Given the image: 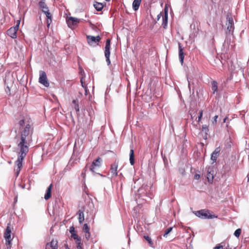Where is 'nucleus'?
<instances>
[{"mask_svg": "<svg viewBox=\"0 0 249 249\" xmlns=\"http://www.w3.org/2000/svg\"><path fill=\"white\" fill-rule=\"evenodd\" d=\"M218 156V155L217 154H215L213 152L212 153V154H211V159L213 161V162H215L216 161Z\"/></svg>", "mask_w": 249, "mask_h": 249, "instance_id": "obj_29", "label": "nucleus"}, {"mask_svg": "<svg viewBox=\"0 0 249 249\" xmlns=\"http://www.w3.org/2000/svg\"><path fill=\"white\" fill-rule=\"evenodd\" d=\"M213 171L212 170V169H209L207 171V178L209 182H211L213 181Z\"/></svg>", "mask_w": 249, "mask_h": 249, "instance_id": "obj_18", "label": "nucleus"}, {"mask_svg": "<svg viewBox=\"0 0 249 249\" xmlns=\"http://www.w3.org/2000/svg\"><path fill=\"white\" fill-rule=\"evenodd\" d=\"M6 91L7 93L10 92V88L8 86L7 87V89H6Z\"/></svg>", "mask_w": 249, "mask_h": 249, "instance_id": "obj_42", "label": "nucleus"}, {"mask_svg": "<svg viewBox=\"0 0 249 249\" xmlns=\"http://www.w3.org/2000/svg\"><path fill=\"white\" fill-rule=\"evenodd\" d=\"M202 116H203V110H200L199 111V115L198 116V120H197L198 122H199L201 120Z\"/></svg>", "mask_w": 249, "mask_h": 249, "instance_id": "obj_33", "label": "nucleus"}, {"mask_svg": "<svg viewBox=\"0 0 249 249\" xmlns=\"http://www.w3.org/2000/svg\"><path fill=\"white\" fill-rule=\"evenodd\" d=\"M195 116H194V117H195ZM193 117H194V116H193V115H191V118H193Z\"/></svg>", "mask_w": 249, "mask_h": 249, "instance_id": "obj_47", "label": "nucleus"}, {"mask_svg": "<svg viewBox=\"0 0 249 249\" xmlns=\"http://www.w3.org/2000/svg\"><path fill=\"white\" fill-rule=\"evenodd\" d=\"M83 231L84 232L89 231V227L87 224H85L83 227Z\"/></svg>", "mask_w": 249, "mask_h": 249, "instance_id": "obj_32", "label": "nucleus"}, {"mask_svg": "<svg viewBox=\"0 0 249 249\" xmlns=\"http://www.w3.org/2000/svg\"><path fill=\"white\" fill-rule=\"evenodd\" d=\"M93 6L94 8L96 9V10L98 11H101L104 7V5L102 3L98 2H95L94 3Z\"/></svg>", "mask_w": 249, "mask_h": 249, "instance_id": "obj_21", "label": "nucleus"}, {"mask_svg": "<svg viewBox=\"0 0 249 249\" xmlns=\"http://www.w3.org/2000/svg\"><path fill=\"white\" fill-rule=\"evenodd\" d=\"M85 238L87 240H89V237H90V234L89 233V231H87V232H85Z\"/></svg>", "mask_w": 249, "mask_h": 249, "instance_id": "obj_36", "label": "nucleus"}, {"mask_svg": "<svg viewBox=\"0 0 249 249\" xmlns=\"http://www.w3.org/2000/svg\"><path fill=\"white\" fill-rule=\"evenodd\" d=\"M119 164V161L115 160L114 162L111 165L110 172L111 174V177H115L118 175L117 169Z\"/></svg>", "mask_w": 249, "mask_h": 249, "instance_id": "obj_10", "label": "nucleus"}, {"mask_svg": "<svg viewBox=\"0 0 249 249\" xmlns=\"http://www.w3.org/2000/svg\"><path fill=\"white\" fill-rule=\"evenodd\" d=\"M102 159L98 157L96 160H94L91 166H90L89 170L93 173H96V169L97 167H99L101 165Z\"/></svg>", "mask_w": 249, "mask_h": 249, "instance_id": "obj_9", "label": "nucleus"}, {"mask_svg": "<svg viewBox=\"0 0 249 249\" xmlns=\"http://www.w3.org/2000/svg\"><path fill=\"white\" fill-rule=\"evenodd\" d=\"M71 237L74 239L76 244H77L78 242H81V237H79L77 234L75 233H72Z\"/></svg>", "mask_w": 249, "mask_h": 249, "instance_id": "obj_22", "label": "nucleus"}, {"mask_svg": "<svg viewBox=\"0 0 249 249\" xmlns=\"http://www.w3.org/2000/svg\"><path fill=\"white\" fill-rule=\"evenodd\" d=\"M194 178L196 179H198L200 178V175L199 174H196L194 176Z\"/></svg>", "mask_w": 249, "mask_h": 249, "instance_id": "obj_39", "label": "nucleus"}, {"mask_svg": "<svg viewBox=\"0 0 249 249\" xmlns=\"http://www.w3.org/2000/svg\"><path fill=\"white\" fill-rule=\"evenodd\" d=\"M248 180H249V177H248Z\"/></svg>", "mask_w": 249, "mask_h": 249, "instance_id": "obj_51", "label": "nucleus"}, {"mask_svg": "<svg viewBox=\"0 0 249 249\" xmlns=\"http://www.w3.org/2000/svg\"><path fill=\"white\" fill-rule=\"evenodd\" d=\"M129 160L131 165H133L135 163L134 159V152L133 149H131L130 151L129 154Z\"/></svg>", "mask_w": 249, "mask_h": 249, "instance_id": "obj_20", "label": "nucleus"}, {"mask_svg": "<svg viewBox=\"0 0 249 249\" xmlns=\"http://www.w3.org/2000/svg\"><path fill=\"white\" fill-rule=\"evenodd\" d=\"M69 231L71 233V234H72V233H75L74 228L73 227V226L71 227Z\"/></svg>", "mask_w": 249, "mask_h": 249, "instance_id": "obj_37", "label": "nucleus"}, {"mask_svg": "<svg viewBox=\"0 0 249 249\" xmlns=\"http://www.w3.org/2000/svg\"><path fill=\"white\" fill-rule=\"evenodd\" d=\"M227 21L226 25L227 26L226 33L227 34H230L233 33L234 31V23L233 18L231 14H228L227 15Z\"/></svg>", "mask_w": 249, "mask_h": 249, "instance_id": "obj_4", "label": "nucleus"}, {"mask_svg": "<svg viewBox=\"0 0 249 249\" xmlns=\"http://www.w3.org/2000/svg\"><path fill=\"white\" fill-rule=\"evenodd\" d=\"M223 243L217 244L213 249H224V245H222ZM226 249H231L230 248L229 246H228Z\"/></svg>", "mask_w": 249, "mask_h": 249, "instance_id": "obj_26", "label": "nucleus"}, {"mask_svg": "<svg viewBox=\"0 0 249 249\" xmlns=\"http://www.w3.org/2000/svg\"><path fill=\"white\" fill-rule=\"evenodd\" d=\"M20 24V20H18L17 21V23L16 25H18V27H19V25Z\"/></svg>", "mask_w": 249, "mask_h": 249, "instance_id": "obj_45", "label": "nucleus"}, {"mask_svg": "<svg viewBox=\"0 0 249 249\" xmlns=\"http://www.w3.org/2000/svg\"><path fill=\"white\" fill-rule=\"evenodd\" d=\"M142 0H134L132 6L133 8L135 11H137L138 10L140 5L141 4Z\"/></svg>", "mask_w": 249, "mask_h": 249, "instance_id": "obj_19", "label": "nucleus"}, {"mask_svg": "<svg viewBox=\"0 0 249 249\" xmlns=\"http://www.w3.org/2000/svg\"><path fill=\"white\" fill-rule=\"evenodd\" d=\"M64 246H65V247L66 249H70L69 248L68 245L67 244H65Z\"/></svg>", "mask_w": 249, "mask_h": 249, "instance_id": "obj_44", "label": "nucleus"}, {"mask_svg": "<svg viewBox=\"0 0 249 249\" xmlns=\"http://www.w3.org/2000/svg\"><path fill=\"white\" fill-rule=\"evenodd\" d=\"M87 170V166H86L83 169V171L82 172V175L85 174V173L86 172Z\"/></svg>", "mask_w": 249, "mask_h": 249, "instance_id": "obj_41", "label": "nucleus"}, {"mask_svg": "<svg viewBox=\"0 0 249 249\" xmlns=\"http://www.w3.org/2000/svg\"><path fill=\"white\" fill-rule=\"evenodd\" d=\"M39 82L46 87H49L50 86L46 73L44 71H39Z\"/></svg>", "mask_w": 249, "mask_h": 249, "instance_id": "obj_7", "label": "nucleus"}, {"mask_svg": "<svg viewBox=\"0 0 249 249\" xmlns=\"http://www.w3.org/2000/svg\"><path fill=\"white\" fill-rule=\"evenodd\" d=\"M219 152H220V149L219 148H216L215 150L213 152V153H215V154H217L218 155H219Z\"/></svg>", "mask_w": 249, "mask_h": 249, "instance_id": "obj_38", "label": "nucleus"}, {"mask_svg": "<svg viewBox=\"0 0 249 249\" xmlns=\"http://www.w3.org/2000/svg\"><path fill=\"white\" fill-rule=\"evenodd\" d=\"M212 89L213 93H214L217 90V83L215 81H213L212 82Z\"/></svg>", "mask_w": 249, "mask_h": 249, "instance_id": "obj_24", "label": "nucleus"}, {"mask_svg": "<svg viewBox=\"0 0 249 249\" xmlns=\"http://www.w3.org/2000/svg\"><path fill=\"white\" fill-rule=\"evenodd\" d=\"M20 130V136L19 141H17V149L18 150V159L16 161L15 175L17 177L22 166V161L29 151V147L32 142L31 127L29 123L22 119L18 123Z\"/></svg>", "mask_w": 249, "mask_h": 249, "instance_id": "obj_1", "label": "nucleus"}, {"mask_svg": "<svg viewBox=\"0 0 249 249\" xmlns=\"http://www.w3.org/2000/svg\"><path fill=\"white\" fill-rule=\"evenodd\" d=\"M168 23V14L167 12H165L164 16L162 17V26L163 28L166 29Z\"/></svg>", "mask_w": 249, "mask_h": 249, "instance_id": "obj_17", "label": "nucleus"}, {"mask_svg": "<svg viewBox=\"0 0 249 249\" xmlns=\"http://www.w3.org/2000/svg\"><path fill=\"white\" fill-rule=\"evenodd\" d=\"M188 87L190 89V83H189V84H188Z\"/></svg>", "mask_w": 249, "mask_h": 249, "instance_id": "obj_48", "label": "nucleus"}, {"mask_svg": "<svg viewBox=\"0 0 249 249\" xmlns=\"http://www.w3.org/2000/svg\"><path fill=\"white\" fill-rule=\"evenodd\" d=\"M38 5L40 9L42 10V11L46 15L47 18V24L48 27L50 25L51 21H52V15L50 13L49 8L47 5V4L45 3L44 1H40L38 3Z\"/></svg>", "mask_w": 249, "mask_h": 249, "instance_id": "obj_3", "label": "nucleus"}, {"mask_svg": "<svg viewBox=\"0 0 249 249\" xmlns=\"http://www.w3.org/2000/svg\"><path fill=\"white\" fill-rule=\"evenodd\" d=\"M52 187L53 184H51L47 189L46 193L44 196V199L46 200H48L51 197Z\"/></svg>", "mask_w": 249, "mask_h": 249, "instance_id": "obj_14", "label": "nucleus"}, {"mask_svg": "<svg viewBox=\"0 0 249 249\" xmlns=\"http://www.w3.org/2000/svg\"><path fill=\"white\" fill-rule=\"evenodd\" d=\"M18 30V25H16L15 26L11 27L7 31V34L13 38H17V32Z\"/></svg>", "mask_w": 249, "mask_h": 249, "instance_id": "obj_11", "label": "nucleus"}, {"mask_svg": "<svg viewBox=\"0 0 249 249\" xmlns=\"http://www.w3.org/2000/svg\"><path fill=\"white\" fill-rule=\"evenodd\" d=\"M4 237L6 241V245L7 249H10L11 247V242L12 240L11 238V230L10 226H8L5 230L4 234Z\"/></svg>", "mask_w": 249, "mask_h": 249, "instance_id": "obj_5", "label": "nucleus"}, {"mask_svg": "<svg viewBox=\"0 0 249 249\" xmlns=\"http://www.w3.org/2000/svg\"><path fill=\"white\" fill-rule=\"evenodd\" d=\"M67 22L69 27L72 28L73 26L76 25L79 22V19L74 17H69L67 19Z\"/></svg>", "mask_w": 249, "mask_h": 249, "instance_id": "obj_12", "label": "nucleus"}, {"mask_svg": "<svg viewBox=\"0 0 249 249\" xmlns=\"http://www.w3.org/2000/svg\"><path fill=\"white\" fill-rule=\"evenodd\" d=\"M231 42V39H229L228 37H226V39L224 41L223 43V45L226 47H229V45Z\"/></svg>", "mask_w": 249, "mask_h": 249, "instance_id": "obj_28", "label": "nucleus"}, {"mask_svg": "<svg viewBox=\"0 0 249 249\" xmlns=\"http://www.w3.org/2000/svg\"><path fill=\"white\" fill-rule=\"evenodd\" d=\"M202 131L207 135L209 132L208 126L206 124H203L202 126Z\"/></svg>", "mask_w": 249, "mask_h": 249, "instance_id": "obj_25", "label": "nucleus"}, {"mask_svg": "<svg viewBox=\"0 0 249 249\" xmlns=\"http://www.w3.org/2000/svg\"><path fill=\"white\" fill-rule=\"evenodd\" d=\"M173 227H169L168 229H167L164 232V233L163 234L164 237H166L168 234H169L172 230Z\"/></svg>", "mask_w": 249, "mask_h": 249, "instance_id": "obj_30", "label": "nucleus"}, {"mask_svg": "<svg viewBox=\"0 0 249 249\" xmlns=\"http://www.w3.org/2000/svg\"><path fill=\"white\" fill-rule=\"evenodd\" d=\"M178 49H179V59L181 64L182 65L183 63L184 60V54L183 52V48L181 46V44L180 43H178Z\"/></svg>", "mask_w": 249, "mask_h": 249, "instance_id": "obj_15", "label": "nucleus"}, {"mask_svg": "<svg viewBox=\"0 0 249 249\" xmlns=\"http://www.w3.org/2000/svg\"><path fill=\"white\" fill-rule=\"evenodd\" d=\"M161 15V13H160V14L158 15V16H157L158 20H159V19H160V18Z\"/></svg>", "mask_w": 249, "mask_h": 249, "instance_id": "obj_43", "label": "nucleus"}, {"mask_svg": "<svg viewBox=\"0 0 249 249\" xmlns=\"http://www.w3.org/2000/svg\"><path fill=\"white\" fill-rule=\"evenodd\" d=\"M226 118L224 119V122H225V121H226Z\"/></svg>", "mask_w": 249, "mask_h": 249, "instance_id": "obj_49", "label": "nucleus"}, {"mask_svg": "<svg viewBox=\"0 0 249 249\" xmlns=\"http://www.w3.org/2000/svg\"><path fill=\"white\" fill-rule=\"evenodd\" d=\"M144 239L147 241V242H148V243L149 244L150 246L151 247H153V241H152L151 238L150 237H149L147 235H145L144 236Z\"/></svg>", "mask_w": 249, "mask_h": 249, "instance_id": "obj_27", "label": "nucleus"}, {"mask_svg": "<svg viewBox=\"0 0 249 249\" xmlns=\"http://www.w3.org/2000/svg\"><path fill=\"white\" fill-rule=\"evenodd\" d=\"M44 0H41V1H44Z\"/></svg>", "mask_w": 249, "mask_h": 249, "instance_id": "obj_50", "label": "nucleus"}, {"mask_svg": "<svg viewBox=\"0 0 249 249\" xmlns=\"http://www.w3.org/2000/svg\"><path fill=\"white\" fill-rule=\"evenodd\" d=\"M218 117V115H215L213 117V120L212 121V124L213 125H215L217 123V119Z\"/></svg>", "mask_w": 249, "mask_h": 249, "instance_id": "obj_34", "label": "nucleus"}, {"mask_svg": "<svg viewBox=\"0 0 249 249\" xmlns=\"http://www.w3.org/2000/svg\"><path fill=\"white\" fill-rule=\"evenodd\" d=\"M72 104L74 105V107L77 112H79L80 110L78 100L77 99H74L72 101Z\"/></svg>", "mask_w": 249, "mask_h": 249, "instance_id": "obj_23", "label": "nucleus"}, {"mask_svg": "<svg viewBox=\"0 0 249 249\" xmlns=\"http://www.w3.org/2000/svg\"><path fill=\"white\" fill-rule=\"evenodd\" d=\"M83 79H84V78H83V77H82V78H81V80H80V81H81V84H82V87H84V88H85V89H86V87H85V86H84V85Z\"/></svg>", "mask_w": 249, "mask_h": 249, "instance_id": "obj_40", "label": "nucleus"}, {"mask_svg": "<svg viewBox=\"0 0 249 249\" xmlns=\"http://www.w3.org/2000/svg\"><path fill=\"white\" fill-rule=\"evenodd\" d=\"M46 249H58L57 241L53 239L50 243L46 244Z\"/></svg>", "mask_w": 249, "mask_h": 249, "instance_id": "obj_13", "label": "nucleus"}, {"mask_svg": "<svg viewBox=\"0 0 249 249\" xmlns=\"http://www.w3.org/2000/svg\"><path fill=\"white\" fill-rule=\"evenodd\" d=\"M194 213L196 216L202 219H213L217 217L215 214H211L208 210L202 209L196 211Z\"/></svg>", "mask_w": 249, "mask_h": 249, "instance_id": "obj_2", "label": "nucleus"}, {"mask_svg": "<svg viewBox=\"0 0 249 249\" xmlns=\"http://www.w3.org/2000/svg\"><path fill=\"white\" fill-rule=\"evenodd\" d=\"M110 39L109 38L107 39L106 42V45L105 47V56L106 58V61L108 65L110 64V60L109 59L110 52Z\"/></svg>", "mask_w": 249, "mask_h": 249, "instance_id": "obj_6", "label": "nucleus"}, {"mask_svg": "<svg viewBox=\"0 0 249 249\" xmlns=\"http://www.w3.org/2000/svg\"><path fill=\"white\" fill-rule=\"evenodd\" d=\"M78 220L80 224H82L84 221V214L83 210H79L77 212Z\"/></svg>", "mask_w": 249, "mask_h": 249, "instance_id": "obj_16", "label": "nucleus"}, {"mask_svg": "<svg viewBox=\"0 0 249 249\" xmlns=\"http://www.w3.org/2000/svg\"><path fill=\"white\" fill-rule=\"evenodd\" d=\"M241 233V230L240 229H237L234 233L235 236L238 237Z\"/></svg>", "mask_w": 249, "mask_h": 249, "instance_id": "obj_31", "label": "nucleus"}, {"mask_svg": "<svg viewBox=\"0 0 249 249\" xmlns=\"http://www.w3.org/2000/svg\"><path fill=\"white\" fill-rule=\"evenodd\" d=\"M76 244V248L77 249H83V247L82 246L83 245L82 243L78 242L77 244Z\"/></svg>", "mask_w": 249, "mask_h": 249, "instance_id": "obj_35", "label": "nucleus"}, {"mask_svg": "<svg viewBox=\"0 0 249 249\" xmlns=\"http://www.w3.org/2000/svg\"><path fill=\"white\" fill-rule=\"evenodd\" d=\"M84 73V71H83V70H81V71H80V73H81V74H82V73Z\"/></svg>", "mask_w": 249, "mask_h": 249, "instance_id": "obj_46", "label": "nucleus"}, {"mask_svg": "<svg viewBox=\"0 0 249 249\" xmlns=\"http://www.w3.org/2000/svg\"><path fill=\"white\" fill-rule=\"evenodd\" d=\"M101 37L99 36H87V40L88 44L90 46H94L95 44H98V43L100 41Z\"/></svg>", "mask_w": 249, "mask_h": 249, "instance_id": "obj_8", "label": "nucleus"}]
</instances>
